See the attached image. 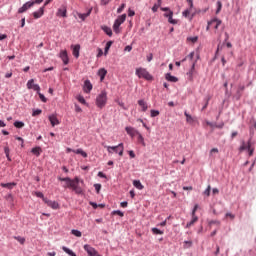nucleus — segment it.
<instances>
[{
	"label": "nucleus",
	"mask_w": 256,
	"mask_h": 256,
	"mask_svg": "<svg viewBox=\"0 0 256 256\" xmlns=\"http://www.w3.org/2000/svg\"><path fill=\"white\" fill-rule=\"evenodd\" d=\"M59 181H64L66 183V186L64 187H68L69 189H72L76 195H82L83 193V188H81V186H79L80 183H83V180L79 179V177H75V179H71L69 177L66 178H58Z\"/></svg>",
	"instance_id": "f257e3e1"
},
{
	"label": "nucleus",
	"mask_w": 256,
	"mask_h": 256,
	"mask_svg": "<svg viewBox=\"0 0 256 256\" xmlns=\"http://www.w3.org/2000/svg\"><path fill=\"white\" fill-rule=\"evenodd\" d=\"M96 105L99 109H103L105 105H107V92L102 91L97 97H96Z\"/></svg>",
	"instance_id": "f03ea898"
},
{
	"label": "nucleus",
	"mask_w": 256,
	"mask_h": 256,
	"mask_svg": "<svg viewBox=\"0 0 256 256\" xmlns=\"http://www.w3.org/2000/svg\"><path fill=\"white\" fill-rule=\"evenodd\" d=\"M136 75L139 77V79H146V81L153 80V76L150 75L149 71H147L145 68H137Z\"/></svg>",
	"instance_id": "7ed1b4c3"
},
{
	"label": "nucleus",
	"mask_w": 256,
	"mask_h": 256,
	"mask_svg": "<svg viewBox=\"0 0 256 256\" xmlns=\"http://www.w3.org/2000/svg\"><path fill=\"white\" fill-rule=\"evenodd\" d=\"M106 149L108 153H118L120 157H123V151H125L123 143H120L117 146H106Z\"/></svg>",
	"instance_id": "20e7f679"
},
{
	"label": "nucleus",
	"mask_w": 256,
	"mask_h": 256,
	"mask_svg": "<svg viewBox=\"0 0 256 256\" xmlns=\"http://www.w3.org/2000/svg\"><path fill=\"white\" fill-rule=\"evenodd\" d=\"M126 19H127V14H122L115 20L113 29L116 33H119V27H121V25H123V23H125Z\"/></svg>",
	"instance_id": "39448f33"
},
{
	"label": "nucleus",
	"mask_w": 256,
	"mask_h": 256,
	"mask_svg": "<svg viewBox=\"0 0 256 256\" xmlns=\"http://www.w3.org/2000/svg\"><path fill=\"white\" fill-rule=\"evenodd\" d=\"M189 8H187L186 10H184L182 12L183 17H185L186 19H191V17H193V0H186Z\"/></svg>",
	"instance_id": "423d86ee"
},
{
	"label": "nucleus",
	"mask_w": 256,
	"mask_h": 256,
	"mask_svg": "<svg viewBox=\"0 0 256 256\" xmlns=\"http://www.w3.org/2000/svg\"><path fill=\"white\" fill-rule=\"evenodd\" d=\"M56 17H67V5L62 4L60 8H58L56 12Z\"/></svg>",
	"instance_id": "0eeeda50"
},
{
	"label": "nucleus",
	"mask_w": 256,
	"mask_h": 256,
	"mask_svg": "<svg viewBox=\"0 0 256 256\" xmlns=\"http://www.w3.org/2000/svg\"><path fill=\"white\" fill-rule=\"evenodd\" d=\"M219 25H221V20L215 18L208 22L206 30L209 31L210 27H213V29H219Z\"/></svg>",
	"instance_id": "6e6552de"
},
{
	"label": "nucleus",
	"mask_w": 256,
	"mask_h": 256,
	"mask_svg": "<svg viewBox=\"0 0 256 256\" xmlns=\"http://www.w3.org/2000/svg\"><path fill=\"white\" fill-rule=\"evenodd\" d=\"M35 5V2L33 1H28L21 8L18 9V13H25V11H28V9H31Z\"/></svg>",
	"instance_id": "1a4fd4ad"
},
{
	"label": "nucleus",
	"mask_w": 256,
	"mask_h": 256,
	"mask_svg": "<svg viewBox=\"0 0 256 256\" xmlns=\"http://www.w3.org/2000/svg\"><path fill=\"white\" fill-rule=\"evenodd\" d=\"M43 201L48 207H51V209H59V203L57 201L49 200L47 198H43Z\"/></svg>",
	"instance_id": "9d476101"
},
{
	"label": "nucleus",
	"mask_w": 256,
	"mask_h": 256,
	"mask_svg": "<svg viewBox=\"0 0 256 256\" xmlns=\"http://www.w3.org/2000/svg\"><path fill=\"white\" fill-rule=\"evenodd\" d=\"M84 250L88 253V256H97V250L89 244L84 245Z\"/></svg>",
	"instance_id": "9b49d317"
},
{
	"label": "nucleus",
	"mask_w": 256,
	"mask_h": 256,
	"mask_svg": "<svg viewBox=\"0 0 256 256\" xmlns=\"http://www.w3.org/2000/svg\"><path fill=\"white\" fill-rule=\"evenodd\" d=\"M59 57L63 61L64 65H69V55L67 54V50H61Z\"/></svg>",
	"instance_id": "f8f14e48"
},
{
	"label": "nucleus",
	"mask_w": 256,
	"mask_h": 256,
	"mask_svg": "<svg viewBox=\"0 0 256 256\" xmlns=\"http://www.w3.org/2000/svg\"><path fill=\"white\" fill-rule=\"evenodd\" d=\"M71 152L76 153V155H81L82 157H84V159H86V157H87L86 152L83 151V149H81V148L77 149V150H73L71 148L66 149V153H71Z\"/></svg>",
	"instance_id": "ddd939ff"
},
{
	"label": "nucleus",
	"mask_w": 256,
	"mask_h": 256,
	"mask_svg": "<svg viewBox=\"0 0 256 256\" xmlns=\"http://www.w3.org/2000/svg\"><path fill=\"white\" fill-rule=\"evenodd\" d=\"M125 131L128 135H130V137H135L136 135H138L140 133L138 130H136L135 128H133L131 126H127L125 128Z\"/></svg>",
	"instance_id": "4468645a"
},
{
	"label": "nucleus",
	"mask_w": 256,
	"mask_h": 256,
	"mask_svg": "<svg viewBox=\"0 0 256 256\" xmlns=\"http://www.w3.org/2000/svg\"><path fill=\"white\" fill-rule=\"evenodd\" d=\"M92 90H93V84H91V81L86 80L83 86L84 93H91Z\"/></svg>",
	"instance_id": "2eb2a0df"
},
{
	"label": "nucleus",
	"mask_w": 256,
	"mask_h": 256,
	"mask_svg": "<svg viewBox=\"0 0 256 256\" xmlns=\"http://www.w3.org/2000/svg\"><path fill=\"white\" fill-rule=\"evenodd\" d=\"M45 13V7H41L38 11L33 12L34 19H41Z\"/></svg>",
	"instance_id": "dca6fc26"
},
{
	"label": "nucleus",
	"mask_w": 256,
	"mask_h": 256,
	"mask_svg": "<svg viewBox=\"0 0 256 256\" xmlns=\"http://www.w3.org/2000/svg\"><path fill=\"white\" fill-rule=\"evenodd\" d=\"M138 105L139 107H141V111H143V113H145V111L149 109V106L147 105V102H145V100H138Z\"/></svg>",
	"instance_id": "f3484780"
},
{
	"label": "nucleus",
	"mask_w": 256,
	"mask_h": 256,
	"mask_svg": "<svg viewBox=\"0 0 256 256\" xmlns=\"http://www.w3.org/2000/svg\"><path fill=\"white\" fill-rule=\"evenodd\" d=\"M49 121H50L52 127H55V125H59V119H57V116H55V115L49 116Z\"/></svg>",
	"instance_id": "a211bd4d"
},
{
	"label": "nucleus",
	"mask_w": 256,
	"mask_h": 256,
	"mask_svg": "<svg viewBox=\"0 0 256 256\" xmlns=\"http://www.w3.org/2000/svg\"><path fill=\"white\" fill-rule=\"evenodd\" d=\"M91 11H93V9H89L87 13L81 14V13H77L79 19H81V21H85V19H87V17H89V15H91Z\"/></svg>",
	"instance_id": "6ab92c4d"
},
{
	"label": "nucleus",
	"mask_w": 256,
	"mask_h": 256,
	"mask_svg": "<svg viewBox=\"0 0 256 256\" xmlns=\"http://www.w3.org/2000/svg\"><path fill=\"white\" fill-rule=\"evenodd\" d=\"M137 141L138 143L142 146V147H146L147 144L145 143V138L143 137V135L141 134V132L137 135Z\"/></svg>",
	"instance_id": "aec40b11"
},
{
	"label": "nucleus",
	"mask_w": 256,
	"mask_h": 256,
	"mask_svg": "<svg viewBox=\"0 0 256 256\" xmlns=\"http://www.w3.org/2000/svg\"><path fill=\"white\" fill-rule=\"evenodd\" d=\"M166 80L170 81L171 83H177L179 79L175 76H172L171 73L166 74Z\"/></svg>",
	"instance_id": "412c9836"
},
{
	"label": "nucleus",
	"mask_w": 256,
	"mask_h": 256,
	"mask_svg": "<svg viewBox=\"0 0 256 256\" xmlns=\"http://www.w3.org/2000/svg\"><path fill=\"white\" fill-rule=\"evenodd\" d=\"M98 75L100 77V80L103 81L105 79V76L107 75V70L105 68L99 69Z\"/></svg>",
	"instance_id": "4be33fe9"
},
{
	"label": "nucleus",
	"mask_w": 256,
	"mask_h": 256,
	"mask_svg": "<svg viewBox=\"0 0 256 256\" xmlns=\"http://www.w3.org/2000/svg\"><path fill=\"white\" fill-rule=\"evenodd\" d=\"M81 49V46L79 44L75 45L73 47V55L76 57V59H79V51Z\"/></svg>",
	"instance_id": "5701e85b"
},
{
	"label": "nucleus",
	"mask_w": 256,
	"mask_h": 256,
	"mask_svg": "<svg viewBox=\"0 0 256 256\" xmlns=\"http://www.w3.org/2000/svg\"><path fill=\"white\" fill-rule=\"evenodd\" d=\"M168 22L171 23V25H177V20L173 19V11H169V16L167 17Z\"/></svg>",
	"instance_id": "b1692460"
},
{
	"label": "nucleus",
	"mask_w": 256,
	"mask_h": 256,
	"mask_svg": "<svg viewBox=\"0 0 256 256\" xmlns=\"http://www.w3.org/2000/svg\"><path fill=\"white\" fill-rule=\"evenodd\" d=\"M62 250L64 253H67V255H69V256H77V254H75V252H73V250L67 248L66 246H63Z\"/></svg>",
	"instance_id": "393cba45"
},
{
	"label": "nucleus",
	"mask_w": 256,
	"mask_h": 256,
	"mask_svg": "<svg viewBox=\"0 0 256 256\" xmlns=\"http://www.w3.org/2000/svg\"><path fill=\"white\" fill-rule=\"evenodd\" d=\"M1 187H4L6 189H13V187H15V185H17V183L12 182V183H1L0 184Z\"/></svg>",
	"instance_id": "a878e982"
},
{
	"label": "nucleus",
	"mask_w": 256,
	"mask_h": 256,
	"mask_svg": "<svg viewBox=\"0 0 256 256\" xmlns=\"http://www.w3.org/2000/svg\"><path fill=\"white\" fill-rule=\"evenodd\" d=\"M248 149H249V142L247 144L245 142H242L239 148V152L243 153V151H247Z\"/></svg>",
	"instance_id": "bb28decb"
},
{
	"label": "nucleus",
	"mask_w": 256,
	"mask_h": 256,
	"mask_svg": "<svg viewBox=\"0 0 256 256\" xmlns=\"http://www.w3.org/2000/svg\"><path fill=\"white\" fill-rule=\"evenodd\" d=\"M104 33H106V35H108L109 37H111L113 35V30H111L110 27L104 26L102 27Z\"/></svg>",
	"instance_id": "cd10ccee"
},
{
	"label": "nucleus",
	"mask_w": 256,
	"mask_h": 256,
	"mask_svg": "<svg viewBox=\"0 0 256 256\" xmlns=\"http://www.w3.org/2000/svg\"><path fill=\"white\" fill-rule=\"evenodd\" d=\"M133 185L134 187H136V189H139L140 191L143 189V184H141V181L139 180H134Z\"/></svg>",
	"instance_id": "c85d7f7f"
},
{
	"label": "nucleus",
	"mask_w": 256,
	"mask_h": 256,
	"mask_svg": "<svg viewBox=\"0 0 256 256\" xmlns=\"http://www.w3.org/2000/svg\"><path fill=\"white\" fill-rule=\"evenodd\" d=\"M14 127H16V129H23V127H25V123H23L22 121H15Z\"/></svg>",
	"instance_id": "c756f323"
},
{
	"label": "nucleus",
	"mask_w": 256,
	"mask_h": 256,
	"mask_svg": "<svg viewBox=\"0 0 256 256\" xmlns=\"http://www.w3.org/2000/svg\"><path fill=\"white\" fill-rule=\"evenodd\" d=\"M255 152V148L251 147V140L248 141V153L249 157H252L253 153Z\"/></svg>",
	"instance_id": "7c9ffc66"
},
{
	"label": "nucleus",
	"mask_w": 256,
	"mask_h": 256,
	"mask_svg": "<svg viewBox=\"0 0 256 256\" xmlns=\"http://www.w3.org/2000/svg\"><path fill=\"white\" fill-rule=\"evenodd\" d=\"M33 155H36V157H39L41 155V147H35L32 149Z\"/></svg>",
	"instance_id": "2f4dec72"
},
{
	"label": "nucleus",
	"mask_w": 256,
	"mask_h": 256,
	"mask_svg": "<svg viewBox=\"0 0 256 256\" xmlns=\"http://www.w3.org/2000/svg\"><path fill=\"white\" fill-rule=\"evenodd\" d=\"M14 239L20 243V245H25V237L14 236Z\"/></svg>",
	"instance_id": "473e14b6"
},
{
	"label": "nucleus",
	"mask_w": 256,
	"mask_h": 256,
	"mask_svg": "<svg viewBox=\"0 0 256 256\" xmlns=\"http://www.w3.org/2000/svg\"><path fill=\"white\" fill-rule=\"evenodd\" d=\"M71 234L74 235L75 237H81L82 235L81 231L75 229L71 230Z\"/></svg>",
	"instance_id": "72a5a7b5"
},
{
	"label": "nucleus",
	"mask_w": 256,
	"mask_h": 256,
	"mask_svg": "<svg viewBox=\"0 0 256 256\" xmlns=\"http://www.w3.org/2000/svg\"><path fill=\"white\" fill-rule=\"evenodd\" d=\"M159 110H151L150 117H159Z\"/></svg>",
	"instance_id": "f704fd0d"
},
{
	"label": "nucleus",
	"mask_w": 256,
	"mask_h": 256,
	"mask_svg": "<svg viewBox=\"0 0 256 256\" xmlns=\"http://www.w3.org/2000/svg\"><path fill=\"white\" fill-rule=\"evenodd\" d=\"M193 245V242L191 240L184 241V249H189Z\"/></svg>",
	"instance_id": "c9c22d12"
},
{
	"label": "nucleus",
	"mask_w": 256,
	"mask_h": 256,
	"mask_svg": "<svg viewBox=\"0 0 256 256\" xmlns=\"http://www.w3.org/2000/svg\"><path fill=\"white\" fill-rule=\"evenodd\" d=\"M223 8V4L221 3V1L217 2V10H216V14L221 13V9Z\"/></svg>",
	"instance_id": "e433bc0d"
},
{
	"label": "nucleus",
	"mask_w": 256,
	"mask_h": 256,
	"mask_svg": "<svg viewBox=\"0 0 256 256\" xmlns=\"http://www.w3.org/2000/svg\"><path fill=\"white\" fill-rule=\"evenodd\" d=\"M113 45V42L109 41L106 43L105 46V55H107V52L109 51V49H111V46Z\"/></svg>",
	"instance_id": "4c0bfd02"
},
{
	"label": "nucleus",
	"mask_w": 256,
	"mask_h": 256,
	"mask_svg": "<svg viewBox=\"0 0 256 256\" xmlns=\"http://www.w3.org/2000/svg\"><path fill=\"white\" fill-rule=\"evenodd\" d=\"M33 85H35V80L31 79L27 82L28 89H33Z\"/></svg>",
	"instance_id": "58836bf2"
},
{
	"label": "nucleus",
	"mask_w": 256,
	"mask_h": 256,
	"mask_svg": "<svg viewBox=\"0 0 256 256\" xmlns=\"http://www.w3.org/2000/svg\"><path fill=\"white\" fill-rule=\"evenodd\" d=\"M152 232L154 235H163V231L159 230L158 228H152Z\"/></svg>",
	"instance_id": "ea45409f"
},
{
	"label": "nucleus",
	"mask_w": 256,
	"mask_h": 256,
	"mask_svg": "<svg viewBox=\"0 0 256 256\" xmlns=\"http://www.w3.org/2000/svg\"><path fill=\"white\" fill-rule=\"evenodd\" d=\"M77 101H79V103H81L82 105H85V103H87V102L85 101V98H84L83 96H81V95H79V96L77 97Z\"/></svg>",
	"instance_id": "a19ab883"
},
{
	"label": "nucleus",
	"mask_w": 256,
	"mask_h": 256,
	"mask_svg": "<svg viewBox=\"0 0 256 256\" xmlns=\"http://www.w3.org/2000/svg\"><path fill=\"white\" fill-rule=\"evenodd\" d=\"M204 195H206V197H209V195H211V186L210 185L205 189Z\"/></svg>",
	"instance_id": "79ce46f5"
},
{
	"label": "nucleus",
	"mask_w": 256,
	"mask_h": 256,
	"mask_svg": "<svg viewBox=\"0 0 256 256\" xmlns=\"http://www.w3.org/2000/svg\"><path fill=\"white\" fill-rule=\"evenodd\" d=\"M112 215H118L119 217H123V212L121 210H115L112 212Z\"/></svg>",
	"instance_id": "37998d69"
},
{
	"label": "nucleus",
	"mask_w": 256,
	"mask_h": 256,
	"mask_svg": "<svg viewBox=\"0 0 256 256\" xmlns=\"http://www.w3.org/2000/svg\"><path fill=\"white\" fill-rule=\"evenodd\" d=\"M215 153H219V149H217V148H212V149L210 150V157H213V155H215Z\"/></svg>",
	"instance_id": "c03bdc74"
},
{
	"label": "nucleus",
	"mask_w": 256,
	"mask_h": 256,
	"mask_svg": "<svg viewBox=\"0 0 256 256\" xmlns=\"http://www.w3.org/2000/svg\"><path fill=\"white\" fill-rule=\"evenodd\" d=\"M161 7V5L158 4H155L153 7H152V11L153 13H157L158 9Z\"/></svg>",
	"instance_id": "a18cd8bd"
},
{
	"label": "nucleus",
	"mask_w": 256,
	"mask_h": 256,
	"mask_svg": "<svg viewBox=\"0 0 256 256\" xmlns=\"http://www.w3.org/2000/svg\"><path fill=\"white\" fill-rule=\"evenodd\" d=\"M42 111L40 109L34 110L32 115L33 117H37V115H41Z\"/></svg>",
	"instance_id": "49530a36"
},
{
	"label": "nucleus",
	"mask_w": 256,
	"mask_h": 256,
	"mask_svg": "<svg viewBox=\"0 0 256 256\" xmlns=\"http://www.w3.org/2000/svg\"><path fill=\"white\" fill-rule=\"evenodd\" d=\"M208 127H211L212 129H216L217 127V124L216 123H213V122H206Z\"/></svg>",
	"instance_id": "de8ad7c7"
},
{
	"label": "nucleus",
	"mask_w": 256,
	"mask_h": 256,
	"mask_svg": "<svg viewBox=\"0 0 256 256\" xmlns=\"http://www.w3.org/2000/svg\"><path fill=\"white\" fill-rule=\"evenodd\" d=\"M123 9H125V3L121 4V6L117 9V13H123Z\"/></svg>",
	"instance_id": "09e8293b"
},
{
	"label": "nucleus",
	"mask_w": 256,
	"mask_h": 256,
	"mask_svg": "<svg viewBox=\"0 0 256 256\" xmlns=\"http://www.w3.org/2000/svg\"><path fill=\"white\" fill-rule=\"evenodd\" d=\"M39 98L41 99V101H42L43 103H47V98H45V95L39 93Z\"/></svg>",
	"instance_id": "8fccbe9b"
},
{
	"label": "nucleus",
	"mask_w": 256,
	"mask_h": 256,
	"mask_svg": "<svg viewBox=\"0 0 256 256\" xmlns=\"http://www.w3.org/2000/svg\"><path fill=\"white\" fill-rule=\"evenodd\" d=\"M32 89H34V91H41V87L38 84H34Z\"/></svg>",
	"instance_id": "3c124183"
},
{
	"label": "nucleus",
	"mask_w": 256,
	"mask_h": 256,
	"mask_svg": "<svg viewBox=\"0 0 256 256\" xmlns=\"http://www.w3.org/2000/svg\"><path fill=\"white\" fill-rule=\"evenodd\" d=\"M11 77H13V72H12V71L7 72V73L5 74V78H6V79H11Z\"/></svg>",
	"instance_id": "603ef678"
},
{
	"label": "nucleus",
	"mask_w": 256,
	"mask_h": 256,
	"mask_svg": "<svg viewBox=\"0 0 256 256\" xmlns=\"http://www.w3.org/2000/svg\"><path fill=\"white\" fill-rule=\"evenodd\" d=\"M9 152H10L9 146L4 147V153H5L6 157H9Z\"/></svg>",
	"instance_id": "864d4df0"
},
{
	"label": "nucleus",
	"mask_w": 256,
	"mask_h": 256,
	"mask_svg": "<svg viewBox=\"0 0 256 256\" xmlns=\"http://www.w3.org/2000/svg\"><path fill=\"white\" fill-rule=\"evenodd\" d=\"M151 61H153V53H150V54L147 56V62H148V63H151Z\"/></svg>",
	"instance_id": "5fc2aeb1"
},
{
	"label": "nucleus",
	"mask_w": 256,
	"mask_h": 256,
	"mask_svg": "<svg viewBox=\"0 0 256 256\" xmlns=\"http://www.w3.org/2000/svg\"><path fill=\"white\" fill-rule=\"evenodd\" d=\"M94 187H95V190L97 191V193H99V191H101V184H95Z\"/></svg>",
	"instance_id": "6e6d98bb"
},
{
	"label": "nucleus",
	"mask_w": 256,
	"mask_h": 256,
	"mask_svg": "<svg viewBox=\"0 0 256 256\" xmlns=\"http://www.w3.org/2000/svg\"><path fill=\"white\" fill-rule=\"evenodd\" d=\"M134 15H135V11L129 9L128 10V17H134Z\"/></svg>",
	"instance_id": "4d7b16f0"
},
{
	"label": "nucleus",
	"mask_w": 256,
	"mask_h": 256,
	"mask_svg": "<svg viewBox=\"0 0 256 256\" xmlns=\"http://www.w3.org/2000/svg\"><path fill=\"white\" fill-rule=\"evenodd\" d=\"M186 119H187V122L189 123L192 119L191 115H189L187 112L184 113Z\"/></svg>",
	"instance_id": "13d9d810"
},
{
	"label": "nucleus",
	"mask_w": 256,
	"mask_h": 256,
	"mask_svg": "<svg viewBox=\"0 0 256 256\" xmlns=\"http://www.w3.org/2000/svg\"><path fill=\"white\" fill-rule=\"evenodd\" d=\"M36 196L39 197L40 199H45V196L41 192H37Z\"/></svg>",
	"instance_id": "bf43d9fd"
},
{
	"label": "nucleus",
	"mask_w": 256,
	"mask_h": 256,
	"mask_svg": "<svg viewBox=\"0 0 256 256\" xmlns=\"http://www.w3.org/2000/svg\"><path fill=\"white\" fill-rule=\"evenodd\" d=\"M16 141H20L21 142V147H23V138L16 136L15 137Z\"/></svg>",
	"instance_id": "052dcab7"
},
{
	"label": "nucleus",
	"mask_w": 256,
	"mask_h": 256,
	"mask_svg": "<svg viewBox=\"0 0 256 256\" xmlns=\"http://www.w3.org/2000/svg\"><path fill=\"white\" fill-rule=\"evenodd\" d=\"M128 153H129L131 159H135V152H133L132 150H130Z\"/></svg>",
	"instance_id": "680f3d73"
},
{
	"label": "nucleus",
	"mask_w": 256,
	"mask_h": 256,
	"mask_svg": "<svg viewBox=\"0 0 256 256\" xmlns=\"http://www.w3.org/2000/svg\"><path fill=\"white\" fill-rule=\"evenodd\" d=\"M75 111L77 112V113H81V107H79V105H75Z\"/></svg>",
	"instance_id": "e2e57ef3"
},
{
	"label": "nucleus",
	"mask_w": 256,
	"mask_h": 256,
	"mask_svg": "<svg viewBox=\"0 0 256 256\" xmlns=\"http://www.w3.org/2000/svg\"><path fill=\"white\" fill-rule=\"evenodd\" d=\"M4 39H7L6 34H0V41H3Z\"/></svg>",
	"instance_id": "0e129e2a"
},
{
	"label": "nucleus",
	"mask_w": 256,
	"mask_h": 256,
	"mask_svg": "<svg viewBox=\"0 0 256 256\" xmlns=\"http://www.w3.org/2000/svg\"><path fill=\"white\" fill-rule=\"evenodd\" d=\"M212 193H213V195H218L219 189L213 188Z\"/></svg>",
	"instance_id": "69168bd1"
},
{
	"label": "nucleus",
	"mask_w": 256,
	"mask_h": 256,
	"mask_svg": "<svg viewBox=\"0 0 256 256\" xmlns=\"http://www.w3.org/2000/svg\"><path fill=\"white\" fill-rule=\"evenodd\" d=\"M47 255L48 256H55V255H57V253L55 251H53V252H48Z\"/></svg>",
	"instance_id": "338daca9"
},
{
	"label": "nucleus",
	"mask_w": 256,
	"mask_h": 256,
	"mask_svg": "<svg viewBox=\"0 0 256 256\" xmlns=\"http://www.w3.org/2000/svg\"><path fill=\"white\" fill-rule=\"evenodd\" d=\"M21 27H25V18L21 19Z\"/></svg>",
	"instance_id": "774afa93"
}]
</instances>
